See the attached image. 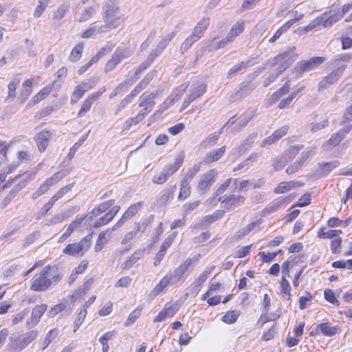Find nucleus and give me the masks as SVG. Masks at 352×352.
Here are the masks:
<instances>
[{"label":"nucleus","instance_id":"obj_36","mask_svg":"<svg viewBox=\"0 0 352 352\" xmlns=\"http://www.w3.org/2000/svg\"><path fill=\"white\" fill-rule=\"evenodd\" d=\"M191 192V188L189 182L186 179H182L180 185V190L178 195V199L184 200L188 197Z\"/></svg>","mask_w":352,"mask_h":352},{"label":"nucleus","instance_id":"obj_55","mask_svg":"<svg viewBox=\"0 0 352 352\" xmlns=\"http://www.w3.org/2000/svg\"><path fill=\"white\" fill-rule=\"evenodd\" d=\"M87 311L83 309H82L80 312L78 313L75 321H74V331H76L80 326L82 324V322L84 321L86 316H87Z\"/></svg>","mask_w":352,"mask_h":352},{"label":"nucleus","instance_id":"obj_44","mask_svg":"<svg viewBox=\"0 0 352 352\" xmlns=\"http://www.w3.org/2000/svg\"><path fill=\"white\" fill-rule=\"evenodd\" d=\"M199 38H197L195 34H190L186 40L182 43L181 45V51L182 53L188 51L190 47L193 45L194 43L197 41Z\"/></svg>","mask_w":352,"mask_h":352},{"label":"nucleus","instance_id":"obj_39","mask_svg":"<svg viewBox=\"0 0 352 352\" xmlns=\"http://www.w3.org/2000/svg\"><path fill=\"white\" fill-rule=\"evenodd\" d=\"M201 164V162H198L197 164H195L192 167L188 168L182 179H186V181L190 182L193 179V177L199 172Z\"/></svg>","mask_w":352,"mask_h":352},{"label":"nucleus","instance_id":"obj_18","mask_svg":"<svg viewBox=\"0 0 352 352\" xmlns=\"http://www.w3.org/2000/svg\"><path fill=\"white\" fill-rule=\"evenodd\" d=\"M176 313V309L171 305V303L168 302L165 305L164 309L159 312L157 316L153 319L154 322H160L163 321L166 318L173 317Z\"/></svg>","mask_w":352,"mask_h":352},{"label":"nucleus","instance_id":"obj_26","mask_svg":"<svg viewBox=\"0 0 352 352\" xmlns=\"http://www.w3.org/2000/svg\"><path fill=\"white\" fill-rule=\"evenodd\" d=\"M85 219V217L78 218L73 221L66 229L65 232L60 236L58 242H63L66 240L75 230V229L81 224L82 221Z\"/></svg>","mask_w":352,"mask_h":352},{"label":"nucleus","instance_id":"obj_53","mask_svg":"<svg viewBox=\"0 0 352 352\" xmlns=\"http://www.w3.org/2000/svg\"><path fill=\"white\" fill-rule=\"evenodd\" d=\"M238 179H232L228 178L218 188L217 194L220 195L225 192V190L232 184L233 185H236L238 183Z\"/></svg>","mask_w":352,"mask_h":352},{"label":"nucleus","instance_id":"obj_54","mask_svg":"<svg viewBox=\"0 0 352 352\" xmlns=\"http://www.w3.org/2000/svg\"><path fill=\"white\" fill-rule=\"evenodd\" d=\"M92 102L87 98L83 101L82 106L78 112V117L81 118L85 115V113L90 110Z\"/></svg>","mask_w":352,"mask_h":352},{"label":"nucleus","instance_id":"obj_16","mask_svg":"<svg viewBox=\"0 0 352 352\" xmlns=\"http://www.w3.org/2000/svg\"><path fill=\"white\" fill-rule=\"evenodd\" d=\"M38 265V263L34 264L31 268H30L27 272H23V266L19 263H12L9 268L6 271V275L8 276L21 274L23 276L28 275L31 273Z\"/></svg>","mask_w":352,"mask_h":352},{"label":"nucleus","instance_id":"obj_50","mask_svg":"<svg viewBox=\"0 0 352 352\" xmlns=\"http://www.w3.org/2000/svg\"><path fill=\"white\" fill-rule=\"evenodd\" d=\"M256 224V223L255 222H252L250 223L247 226L239 230L238 232H236L237 237L239 239H241L245 236L248 235V234H250V232L254 229Z\"/></svg>","mask_w":352,"mask_h":352},{"label":"nucleus","instance_id":"obj_35","mask_svg":"<svg viewBox=\"0 0 352 352\" xmlns=\"http://www.w3.org/2000/svg\"><path fill=\"white\" fill-rule=\"evenodd\" d=\"M229 42L232 41H228V36L219 41H215L214 40L210 41L209 43L206 46V50L208 51V52H210L214 50H217L219 48L224 47Z\"/></svg>","mask_w":352,"mask_h":352},{"label":"nucleus","instance_id":"obj_5","mask_svg":"<svg viewBox=\"0 0 352 352\" xmlns=\"http://www.w3.org/2000/svg\"><path fill=\"white\" fill-rule=\"evenodd\" d=\"M91 245V235L89 234L77 243L68 244L63 252L71 256H82L89 250Z\"/></svg>","mask_w":352,"mask_h":352},{"label":"nucleus","instance_id":"obj_51","mask_svg":"<svg viewBox=\"0 0 352 352\" xmlns=\"http://www.w3.org/2000/svg\"><path fill=\"white\" fill-rule=\"evenodd\" d=\"M57 336L56 331L55 329L50 330L41 343L42 349H46L48 345L51 343L52 340Z\"/></svg>","mask_w":352,"mask_h":352},{"label":"nucleus","instance_id":"obj_17","mask_svg":"<svg viewBox=\"0 0 352 352\" xmlns=\"http://www.w3.org/2000/svg\"><path fill=\"white\" fill-rule=\"evenodd\" d=\"M352 60L351 53H345L338 54L333 56L330 60V65L333 67H339V66H344V69L346 68V63H349Z\"/></svg>","mask_w":352,"mask_h":352},{"label":"nucleus","instance_id":"obj_14","mask_svg":"<svg viewBox=\"0 0 352 352\" xmlns=\"http://www.w3.org/2000/svg\"><path fill=\"white\" fill-rule=\"evenodd\" d=\"M226 146H222L217 149L212 150L208 152L204 158L203 162L206 164H210L220 160L225 154Z\"/></svg>","mask_w":352,"mask_h":352},{"label":"nucleus","instance_id":"obj_34","mask_svg":"<svg viewBox=\"0 0 352 352\" xmlns=\"http://www.w3.org/2000/svg\"><path fill=\"white\" fill-rule=\"evenodd\" d=\"M334 69L331 73H330L328 76H327L326 80L329 82V84L332 85L337 82L339 78L342 76L343 74V72L344 71V66H339V67H333Z\"/></svg>","mask_w":352,"mask_h":352},{"label":"nucleus","instance_id":"obj_48","mask_svg":"<svg viewBox=\"0 0 352 352\" xmlns=\"http://www.w3.org/2000/svg\"><path fill=\"white\" fill-rule=\"evenodd\" d=\"M289 89L290 82L289 81H287L280 89H278L272 94V99L274 100H277L283 95L288 93Z\"/></svg>","mask_w":352,"mask_h":352},{"label":"nucleus","instance_id":"obj_22","mask_svg":"<svg viewBox=\"0 0 352 352\" xmlns=\"http://www.w3.org/2000/svg\"><path fill=\"white\" fill-rule=\"evenodd\" d=\"M255 116V111L253 109H248L244 113H243L238 119V122L236 124V130H240L248 124L252 118Z\"/></svg>","mask_w":352,"mask_h":352},{"label":"nucleus","instance_id":"obj_38","mask_svg":"<svg viewBox=\"0 0 352 352\" xmlns=\"http://www.w3.org/2000/svg\"><path fill=\"white\" fill-rule=\"evenodd\" d=\"M174 196V189L166 188L161 191L159 197V202L161 205L166 204L171 200Z\"/></svg>","mask_w":352,"mask_h":352},{"label":"nucleus","instance_id":"obj_52","mask_svg":"<svg viewBox=\"0 0 352 352\" xmlns=\"http://www.w3.org/2000/svg\"><path fill=\"white\" fill-rule=\"evenodd\" d=\"M131 52L128 48L118 49L115 51L113 55L119 59L120 62L122 60L129 57Z\"/></svg>","mask_w":352,"mask_h":352},{"label":"nucleus","instance_id":"obj_46","mask_svg":"<svg viewBox=\"0 0 352 352\" xmlns=\"http://www.w3.org/2000/svg\"><path fill=\"white\" fill-rule=\"evenodd\" d=\"M106 234L107 232H102L100 233L94 247L96 252H100L104 245L107 243L108 240L106 237Z\"/></svg>","mask_w":352,"mask_h":352},{"label":"nucleus","instance_id":"obj_10","mask_svg":"<svg viewBox=\"0 0 352 352\" xmlns=\"http://www.w3.org/2000/svg\"><path fill=\"white\" fill-rule=\"evenodd\" d=\"M52 135V133L47 130H43L36 134L34 140L40 152H43L47 148Z\"/></svg>","mask_w":352,"mask_h":352},{"label":"nucleus","instance_id":"obj_59","mask_svg":"<svg viewBox=\"0 0 352 352\" xmlns=\"http://www.w3.org/2000/svg\"><path fill=\"white\" fill-rule=\"evenodd\" d=\"M212 272V269H206L194 281L197 286H201Z\"/></svg>","mask_w":352,"mask_h":352},{"label":"nucleus","instance_id":"obj_57","mask_svg":"<svg viewBox=\"0 0 352 352\" xmlns=\"http://www.w3.org/2000/svg\"><path fill=\"white\" fill-rule=\"evenodd\" d=\"M85 94V91L78 85L75 87L74 90L72 94L71 102L76 103L79 99H80Z\"/></svg>","mask_w":352,"mask_h":352},{"label":"nucleus","instance_id":"obj_47","mask_svg":"<svg viewBox=\"0 0 352 352\" xmlns=\"http://www.w3.org/2000/svg\"><path fill=\"white\" fill-rule=\"evenodd\" d=\"M69 8V5L63 3L60 5L57 10L54 12L53 17L55 19L60 20L64 17Z\"/></svg>","mask_w":352,"mask_h":352},{"label":"nucleus","instance_id":"obj_43","mask_svg":"<svg viewBox=\"0 0 352 352\" xmlns=\"http://www.w3.org/2000/svg\"><path fill=\"white\" fill-rule=\"evenodd\" d=\"M302 148V145L291 146L283 154L284 155H287V160L289 162L295 157Z\"/></svg>","mask_w":352,"mask_h":352},{"label":"nucleus","instance_id":"obj_25","mask_svg":"<svg viewBox=\"0 0 352 352\" xmlns=\"http://www.w3.org/2000/svg\"><path fill=\"white\" fill-rule=\"evenodd\" d=\"M318 328L320 329V333L325 336L331 337L336 335L339 329L336 326H332L329 322H322L318 324Z\"/></svg>","mask_w":352,"mask_h":352},{"label":"nucleus","instance_id":"obj_2","mask_svg":"<svg viewBox=\"0 0 352 352\" xmlns=\"http://www.w3.org/2000/svg\"><path fill=\"white\" fill-rule=\"evenodd\" d=\"M60 280L61 276L57 274H52L50 266L47 265L33 277L31 289L38 292L45 291L57 284Z\"/></svg>","mask_w":352,"mask_h":352},{"label":"nucleus","instance_id":"obj_33","mask_svg":"<svg viewBox=\"0 0 352 352\" xmlns=\"http://www.w3.org/2000/svg\"><path fill=\"white\" fill-rule=\"evenodd\" d=\"M280 294L282 297L287 300L291 298V286L289 281L286 279L285 276H283L280 283Z\"/></svg>","mask_w":352,"mask_h":352},{"label":"nucleus","instance_id":"obj_8","mask_svg":"<svg viewBox=\"0 0 352 352\" xmlns=\"http://www.w3.org/2000/svg\"><path fill=\"white\" fill-rule=\"evenodd\" d=\"M104 19L116 23L119 25L121 24L123 19L121 17L119 8L116 3L111 2L106 5Z\"/></svg>","mask_w":352,"mask_h":352},{"label":"nucleus","instance_id":"obj_32","mask_svg":"<svg viewBox=\"0 0 352 352\" xmlns=\"http://www.w3.org/2000/svg\"><path fill=\"white\" fill-rule=\"evenodd\" d=\"M144 254V249H138L131 254L124 263V269H129L135 263H136L141 258L143 257Z\"/></svg>","mask_w":352,"mask_h":352},{"label":"nucleus","instance_id":"obj_7","mask_svg":"<svg viewBox=\"0 0 352 352\" xmlns=\"http://www.w3.org/2000/svg\"><path fill=\"white\" fill-rule=\"evenodd\" d=\"M340 15L336 12V9H331L328 12H324L316 19L317 25H322L323 28H330L333 23L339 21Z\"/></svg>","mask_w":352,"mask_h":352},{"label":"nucleus","instance_id":"obj_45","mask_svg":"<svg viewBox=\"0 0 352 352\" xmlns=\"http://www.w3.org/2000/svg\"><path fill=\"white\" fill-rule=\"evenodd\" d=\"M156 57V54H154L152 52H151L147 59L144 62H143L135 70V74L138 75L144 69H146L153 63V61L155 59Z\"/></svg>","mask_w":352,"mask_h":352},{"label":"nucleus","instance_id":"obj_61","mask_svg":"<svg viewBox=\"0 0 352 352\" xmlns=\"http://www.w3.org/2000/svg\"><path fill=\"white\" fill-rule=\"evenodd\" d=\"M19 79L15 78L8 84V97L14 98L16 96V89L19 84Z\"/></svg>","mask_w":352,"mask_h":352},{"label":"nucleus","instance_id":"obj_4","mask_svg":"<svg viewBox=\"0 0 352 352\" xmlns=\"http://www.w3.org/2000/svg\"><path fill=\"white\" fill-rule=\"evenodd\" d=\"M184 159V155L180 153L172 164H166L159 175L153 178V182L157 184H162L166 182L168 178L173 175L182 166Z\"/></svg>","mask_w":352,"mask_h":352},{"label":"nucleus","instance_id":"obj_15","mask_svg":"<svg viewBox=\"0 0 352 352\" xmlns=\"http://www.w3.org/2000/svg\"><path fill=\"white\" fill-rule=\"evenodd\" d=\"M207 89V85L204 82L193 83L189 91L187 96L195 101L196 99L201 97L206 91Z\"/></svg>","mask_w":352,"mask_h":352},{"label":"nucleus","instance_id":"obj_63","mask_svg":"<svg viewBox=\"0 0 352 352\" xmlns=\"http://www.w3.org/2000/svg\"><path fill=\"white\" fill-rule=\"evenodd\" d=\"M73 184H69L61 188L54 196L52 197V199L57 201L59 199H60L64 195H65L67 192L71 190Z\"/></svg>","mask_w":352,"mask_h":352},{"label":"nucleus","instance_id":"obj_12","mask_svg":"<svg viewBox=\"0 0 352 352\" xmlns=\"http://www.w3.org/2000/svg\"><path fill=\"white\" fill-rule=\"evenodd\" d=\"M155 95L152 93L145 92L141 95L139 98V106L143 107V111L146 112V115L152 110L155 104Z\"/></svg>","mask_w":352,"mask_h":352},{"label":"nucleus","instance_id":"obj_21","mask_svg":"<svg viewBox=\"0 0 352 352\" xmlns=\"http://www.w3.org/2000/svg\"><path fill=\"white\" fill-rule=\"evenodd\" d=\"M115 203L114 199L109 200L100 204L98 207L95 208L91 212L88 213L85 217L89 220L91 221L94 217L105 212L107 209L111 207Z\"/></svg>","mask_w":352,"mask_h":352},{"label":"nucleus","instance_id":"obj_6","mask_svg":"<svg viewBox=\"0 0 352 352\" xmlns=\"http://www.w3.org/2000/svg\"><path fill=\"white\" fill-rule=\"evenodd\" d=\"M217 173V170L212 168L201 175L197 184V190L202 194L209 190L212 184L215 182Z\"/></svg>","mask_w":352,"mask_h":352},{"label":"nucleus","instance_id":"obj_62","mask_svg":"<svg viewBox=\"0 0 352 352\" xmlns=\"http://www.w3.org/2000/svg\"><path fill=\"white\" fill-rule=\"evenodd\" d=\"M49 189V186L47 185V184L44 182L43 184H41L39 188L32 194V198L33 199H37L38 197L46 193Z\"/></svg>","mask_w":352,"mask_h":352},{"label":"nucleus","instance_id":"obj_30","mask_svg":"<svg viewBox=\"0 0 352 352\" xmlns=\"http://www.w3.org/2000/svg\"><path fill=\"white\" fill-rule=\"evenodd\" d=\"M188 84L184 83V84H182L179 87H178L176 89L173 97L171 98L167 99L165 101L164 103L167 104L166 108L173 105L176 101H178L180 99V98L183 96V94L186 91V90L188 87Z\"/></svg>","mask_w":352,"mask_h":352},{"label":"nucleus","instance_id":"obj_29","mask_svg":"<svg viewBox=\"0 0 352 352\" xmlns=\"http://www.w3.org/2000/svg\"><path fill=\"white\" fill-rule=\"evenodd\" d=\"M244 28L245 21L240 20L235 23L232 25L228 36V41H233L236 36H239L243 32Z\"/></svg>","mask_w":352,"mask_h":352},{"label":"nucleus","instance_id":"obj_42","mask_svg":"<svg viewBox=\"0 0 352 352\" xmlns=\"http://www.w3.org/2000/svg\"><path fill=\"white\" fill-rule=\"evenodd\" d=\"M287 162V155L282 154L273 160L272 166L275 170H278L282 169Z\"/></svg>","mask_w":352,"mask_h":352},{"label":"nucleus","instance_id":"obj_13","mask_svg":"<svg viewBox=\"0 0 352 352\" xmlns=\"http://www.w3.org/2000/svg\"><path fill=\"white\" fill-rule=\"evenodd\" d=\"M324 60V57H313L308 60L300 63V71L303 73L311 71L323 63Z\"/></svg>","mask_w":352,"mask_h":352},{"label":"nucleus","instance_id":"obj_11","mask_svg":"<svg viewBox=\"0 0 352 352\" xmlns=\"http://www.w3.org/2000/svg\"><path fill=\"white\" fill-rule=\"evenodd\" d=\"M47 306L45 304L36 305L33 308L31 314V317L27 320V325L31 328L35 326L39 321L41 316L47 310Z\"/></svg>","mask_w":352,"mask_h":352},{"label":"nucleus","instance_id":"obj_23","mask_svg":"<svg viewBox=\"0 0 352 352\" xmlns=\"http://www.w3.org/2000/svg\"><path fill=\"white\" fill-rule=\"evenodd\" d=\"M210 23L208 17L202 18L194 28L192 34H195L197 38H201Z\"/></svg>","mask_w":352,"mask_h":352},{"label":"nucleus","instance_id":"obj_3","mask_svg":"<svg viewBox=\"0 0 352 352\" xmlns=\"http://www.w3.org/2000/svg\"><path fill=\"white\" fill-rule=\"evenodd\" d=\"M294 47L269 60L265 65V68L274 67V71H277L278 74H282L295 60L297 55L294 54Z\"/></svg>","mask_w":352,"mask_h":352},{"label":"nucleus","instance_id":"obj_31","mask_svg":"<svg viewBox=\"0 0 352 352\" xmlns=\"http://www.w3.org/2000/svg\"><path fill=\"white\" fill-rule=\"evenodd\" d=\"M318 174L320 176H325L327 175L329 172H331L333 168L337 167L338 166V161H333L330 162H325V163H319L318 164Z\"/></svg>","mask_w":352,"mask_h":352},{"label":"nucleus","instance_id":"obj_37","mask_svg":"<svg viewBox=\"0 0 352 352\" xmlns=\"http://www.w3.org/2000/svg\"><path fill=\"white\" fill-rule=\"evenodd\" d=\"M95 10L93 8L89 7L81 11L78 10L77 12L76 19L79 22H83L89 20L94 14Z\"/></svg>","mask_w":352,"mask_h":352},{"label":"nucleus","instance_id":"obj_27","mask_svg":"<svg viewBox=\"0 0 352 352\" xmlns=\"http://www.w3.org/2000/svg\"><path fill=\"white\" fill-rule=\"evenodd\" d=\"M26 347V343L22 339L10 338V342L7 345V350L9 352H19Z\"/></svg>","mask_w":352,"mask_h":352},{"label":"nucleus","instance_id":"obj_28","mask_svg":"<svg viewBox=\"0 0 352 352\" xmlns=\"http://www.w3.org/2000/svg\"><path fill=\"white\" fill-rule=\"evenodd\" d=\"M146 116V112H144L143 110H140L135 117H131L124 122L123 129L129 130L133 125H136L143 120Z\"/></svg>","mask_w":352,"mask_h":352},{"label":"nucleus","instance_id":"obj_58","mask_svg":"<svg viewBox=\"0 0 352 352\" xmlns=\"http://www.w3.org/2000/svg\"><path fill=\"white\" fill-rule=\"evenodd\" d=\"M112 219H113L111 214L107 212L103 217L99 218L97 221H96L94 227L96 228L101 227L108 223Z\"/></svg>","mask_w":352,"mask_h":352},{"label":"nucleus","instance_id":"obj_19","mask_svg":"<svg viewBox=\"0 0 352 352\" xmlns=\"http://www.w3.org/2000/svg\"><path fill=\"white\" fill-rule=\"evenodd\" d=\"M143 202L139 201L134 204H132L129 208L125 211L123 214L122 218L118 221V225H121L124 223V222L137 214L138 210L142 207Z\"/></svg>","mask_w":352,"mask_h":352},{"label":"nucleus","instance_id":"obj_56","mask_svg":"<svg viewBox=\"0 0 352 352\" xmlns=\"http://www.w3.org/2000/svg\"><path fill=\"white\" fill-rule=\"evenodd\" d=\"M342 239L337 237L331 241L330 248L333 254L340 253L341 251Z\"/></svg>","mask_w":352,"mask_h":352},{"label":"nucleus","instance_id":"obj_24","mask_svg":"<svg viewBox=\"0 0 352 352\" xmlns=\"http://www.w3.org/2000/svg\"><path fill=\"white\" fill-rule=\"evenodd\" d=\"M301 186L302 183L300 182L289 181L280 182L279 185L275 188L274 192L277 194L285 193L292 188L300 187Z\"/></svg>","mask_w":352,"mask_h":352},{"label":"nucleus","instance_id":"obj_20","mask_svg":"<svg viewBox=\"0 0 352 352\" xmlns=\"http://www.w3.org/2000/svg\"><path fill=\"white\" fill-rule=\"evenodd\" d=\"M176 33L177 31H173L162 36L155 50L151 52L156 54V56H158L166 47L169 42L175 37Z\"/></svg>","mask_w":352,"mask_h":352},{"label":"nucleus","instance_id":"obj_9","mask_svg":"<svg viewBox=\"0 0 352 352\" xmlns=\"http://www.w3.org/2000/svg\"><path fill=\"white\" fill-rule=\"evenodd\" d=\"M245 197L241 195H230V196L222 199L221 197L218 199L219 201H221L224 208L228 210L232 208L238 207L245 202Z\"/></svg>","mask_w":352,"mask_h":352},{"label":"nucleus","instance_id":"obj_1","mask_svg":"<svg viewBox=\"0 0 352 352\" xmlns=\"http://www.w3.org/2000/svg\"><path fill=\"white\" fill-rule=\"evenodd\" d=\"M192 263V260L188 258L182 263L176 269L169 271L161 280L155 286L152 293L157 296L168 286H179L188 276L187 270Z\"/></svg>","mask_w":352,"mask_h":352},{"label":"nucleus","instance_id":"obj_49","mask_svg":"<svg viewBox=\"0 0 352 352\" xmlns=\"http://www.w3.org/2000/svg\"><path fill=\"white\" fill-rule=\"evenodd\" d=\"M104 23L105 24L98 28L96 32L99 33H105L119 26V25L116 24V23L110 21L106 19H104Z\"/></svg>","mask_w":352,"mask_h":352},{"label":"nucleus","instance_id":"obj_60","mask_svg":"<svg viewBox=\"0 0 352 352\" xmlns=\"http://www.w3.org/2000/svg\"><path fill=\"white\" fill-rule=\"evenodd\" d=\"M176 236V233L173 232L169 235L161 245L160 250L166 252V250L171 245Z\"/></svg>","mask_w":352,"mask_h":352},{"label":"nucleus","instance_id":"obj_40","mask_svg":"<svg viewBox=\"0 0 352 352\" xmlns=\"http://www.w3.org/2000/svg\"><path fill=\"white\" fill-rule=\"evenodd\" d=\"M221 133V130L219 133H213L210 134L204 140L201 142L203 147H212L217 142L219 134Z\"/></svg>","mask_w":352,"mask_h":352},{"label":"nucleus","instance_id":"obj_41","mask_svg":"<svg viewBox=\"0 0 352 352\" xmlns=\"http://www.w3.org/2000/svg\"><path fill=\"white\" fill-rule=\"evenodd\" d=\"M83 49L84 46L82 44L78 43L76 45L71 52L69 57V60L73 62L78 61L82 56Z\"/></svg>","mask_w":352,"mask_h":352},{"label":"nucleus","instance_id":"obj_64","mask_svg":"<svg viewBox=\"0 0 352 352\" xmlns=\"http://www.w3.org/2000/svg\"><path fill=\"white\" fill-rule=\"evenodd\" d=\"M344 139V137L341 133L337 132L336 133L331 135V138L327 142V144L334 147L339 144L342 140Z\"/></svg>","mask_w":352,"mask_h":352}]
</instances>
